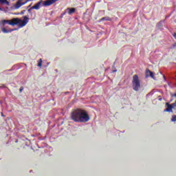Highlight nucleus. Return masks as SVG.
Here are the masks:
<instances>
[{
    "label": "nucleus",
    "mask_w": 176,
    "mask_h": 176,
    "mask_svg": "<svg viewBox=\"0 0 176 176\" xmlns=\"http://www.w3.org/2000/svg\"><path fill=\"white\" fill-rule=\"evenodd\" d=\"M28 23H29V18L25 16L23 20L19 18H14L13 19H11V20L1 21V24L3 25V27L6 24H8L12 26L19 25V28H23L25 25H27Z\"/></svg>",
    "instance_id": "2"
},
{
    "label": "nucleus",
    "mask_w": 176,
    "mask_h": 176,
    "mask_svg": "<svg viewBox=\"0 0 176 176\" xmlns=\"http://www.w3.org/2000/svg\"><path fill=\"white\" fill-rule=\"evenodd\" d=\"M37 66H38L39 67H41V66H42V59H39L38 63L37 64Z\"/></svg>",
    "instance_id": "14"
},
{
    "label": "nucleus",
    "mask_w": 176,
    "mask_h": 176,
    "mask_svg": "<svg viewBox=\"0 0 176 176\" xmlns=\"http://www.w3.org/2000/svg\"><path fill=\"white\" fill-rule=\"evenodd\" d=\"M166 106H167V109L164 110V112H173V109H174V108L170 105V104L166 102Z\"/></svg>",
    "instance_id": "6"
},
{
    "label": "nucleus",
    "mask_w": 176,
    "mask_h": 176,
    "mask_svg": "<svg viewBox=\"0 0 176 176\" xmlns=\"http://www.w3.org/2000/svg\"><path fill=\"white\" fill-rule=\"evenodd\" d=\"M171 122H176V115L173 116V118H171Z\"/></svg>",
    "instance_id": "15"
},
{
    "label": "nucleus",
    "mask_w": 176,
    "mask_h": 176,
    "mask_svg": "<svg viewBox=\"0 0 176 176\" xmlns=\"http://www.w3.org/2000/svg\"><path fill=\"white\" fill-rule=\"evenodd\" d=\"M58 0H46L43 2V0H40L38 3H37L36 5L31 7L30 10H39L41 7V6L44 7H48L51 5H53L54 3L58 1Z\"/></svg>",
    "instance_id": "3"
},
{
    "label": "nucleus",
    "mask_w": 176,
    "mask_h": 176,
    "mask_svg": "<svg viewBox=\"0 0 176 176\" xmlns=\"http://www.w3.org/2000/svg\"><path fill=\"white\" fill-rule=\"evenodd\" d=\"M111 21V19L109 16H104V17H102L101 19L100 20V21Z\"/></svg>",
    "instance_id": "9"
},
{
    "label": "nucleus",
    "mask_w": 176,
    "mask_h": 176,
    "mask_svg": "<svg viewBox=\"0 0 176 176\" xmlns=\"http://www.w3.org/2000/svg\"><path fill=\"white\" fill-rule=\"evenodd\" d=\"M164 80H166V79H165V76H164Z\"/></svg>",
    "instance_id": "21"
},
{
    "label": "nucleus",
    "mask_w": 176,
    "mask_h": 176,
    "mask_svg": "<svg viewBox=\"0 0 176 176\" xmlns=\"http://www.w3.org/2000/svg\"><path fill=\"white\" fill-rule=\"evenodd\" d=\"M69 10L68 14H73L76 12V8H67Z\"/></svg>",
    "instance_id": "11"
},
{
    "label": "nucleus",
    "mask_w": 176,
    "mask_h": 176,
    "mask_svg": "<svg viewBox=\"0 0 176 176\" xmlns=\"http://www.w3.org/2000/svg\"><path fill=\"white\" fill-rule=\"evenodd\" d=\"M0 3H1L2 5H7L8 6H10V3H9V1H8L7 0H0Z\"/></svg>",
    "instance_id": "10"
},
{
    "label": "nucleus",
    "mask_w": 176,
    "mask_h": 176,
    "mask_svg": "<svg viewBox=\"0 0 176 176\" xmlns=\"http://www.w3.org/2000/svg\"><path fill=\"white\" fill-rule=\"evenodd\" d=\"M146 76H150L151 78L155 79V76L153 75V73L149 69L146 70Z\"/></svg>",
    "instance_id": "8"
},
{
    "label": "nucleus",
    "mask_w": 176,
    "mask_h": 176,
    "mask_svg": "<svg viewBox=\"0 0 176 176\" xmlns=\"http://www.w3.org/2000/svg\"><path fill=\"white\" fill-rule=\"evenodd\" d=\"M164 22H165L164 20H162V21H160V22L158 23V24H157V27L161 28V27L163 25V23H164Z\"/></svg>",
    "instance_id": "12"
},
{
    "label": "nucleus",
    "mask_w": 176,
    "mask_h": 176,
    "mask_svg": "<svg viewBox=\"0 0 176 176\" xmlns=\"http://www.w3.org/2000/svg\"><path fill=\"white\" fill-rule=\"evenodd\" d=\"M113 72H116V70H113Z\"/></svg>",
    "instance_id": "20"
},
{
    "label": "nucleus",
    "mask_w": 176,
    "mask_h": 176,
    "mask_svg": "<svg viewBox=\"0 0 176 176\" xmlns=\"http://www.w3.org/2000/svg\"><path fill=\"white\" fill-rule=\"evenodd\" d=\"M15 30H16V29L7 30L6 28H2V29H1L2 32H3L5 34L10 33V32H12Z\"/></svg>",
    "instance_id": "7"
},
{
    "label": "nucleus",
    "mask_w": 176,
    "mask_h": 176,
    "mask_svg": "<svg viewBox=\"0 0 176 176\" xmlns=\"http://www.w3.org/2000/svg\"><path fill=\"white\" fill-rule=\"evenodd\" d=\"M170 106L173 107V108H174V110H176V100H175V102L173 104H170Z\"/></svg>",
    "instance_id": "13"
},
{
    "label": "nucleus",
    "mask_w": 176,
    "mask_h": 176,
    "mask_svg": "<svg viewBox=\"0 0 176 176\" xmlns=\"http://www.w3.org/2000/svg\"><path fill=\"white\" fill-rule=\"evenodd\" d=\"M133 89L138 92L141 89L140 80L138 75L133 77Z\"/></svg>",
    "instance_id": "4"
},
{
    "label": "nucleus",
    "mask_w": 176,
    "mask_h": 176,
    "mask_svg": "<svg viewBox=\"0 0 176 176\" xmlns=\"http://www.w3.org/2000/svg\"><path fill=\"white\" fill-rule=\"evenodd\" d=\"M0 10H1V7H0Z\"/></svg>",
    "instance_id": "22"
},
{
    "label": "nucleus",
    "mask_w": 176,
    "mask_h": 176,
    "mask_svg": "<svg viewBox=\"0 0 176 176\" xmlns=\"http://www.w3.org/2000/svg\"><path fill=\"white\" fill-rule=\"evenodd\" d=\"M30 1H32V0H19L18 1H16V4L14 5V8L16 10H18L21 6H23V5H25L28 2Z\"/></svg>",
    "instance_id": "5"
},
{
    "label": "nucleus",
    "mask_w": 176,
    "mask_h": 176,
    "mask_svg": "<svg viewBox=\"0 0 176 176\" xmlns=\"http://www.w3.org/2000/svg\"><path fill=\"white\" fill-rule=\"evenodd\" d=\"M71 120L76 123H86L90 120V116L86 110L76 109L72 110Z\"/></svg>",
    "instance_id": "1"
},
{
    "label": "nucleus",
    "mask_w": 176,
    "mask_h": 176,
    "mask_svg": "<svg viewBox=\"0 0 176 176\" xmlns=\"http://www.w3.org/2000/svg\"><path fill=\"white\" fill-rule=\"evenodd\" d=\"M173 37H174L175 39H176V33L173 34ZM176 47V44H174L173 47Z\"/></svg>",
    "instance_id": "16"
},
{
    "label": "nucleus",
    "mask_w": 176,
    "mask_h": 176,
    "mask_svg": "<svg viewBox=\"0 0 176 176\" xmlns=\"http://www.w3.org/2000/svg\"><path fill=\"white\" fill-rule=\"evenodd\" d=\"M171 97H176V93L174 94L173 95H171Z\"/></svg>",
    "instance_id": "18"
},
{
    "label": "nucleus",
    "mask_w": 176,
    "mask_h": 176,
    "mask_svg": "<svg viewBox=\"0 0 176 176\" xmlns=\"http://www.w3.org/2000/svg\"><path fill=\"white\" fill-rule=\"evenodd\" d=\"M65 12H63V15H65Z\"/></svg>",
    "instance_id": "19"
},
{
    "label": "nucleus",
    "mask_w": 176,
    "mask_h": 176,
    "mask_svg": "<svg viewBox=\"0 0 176 176\" xmlns=\"http://www.w3.org/2000/svg\"><path fill=\"white\" fill-rule=\"evenodd\" d=\"M23 87H21V88H19V92H23Z\"/></svg>",
    "instance_id": "17"
}]
</instances>
